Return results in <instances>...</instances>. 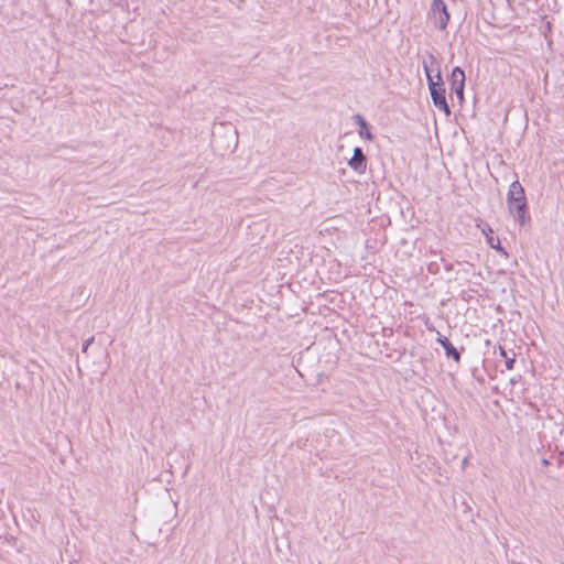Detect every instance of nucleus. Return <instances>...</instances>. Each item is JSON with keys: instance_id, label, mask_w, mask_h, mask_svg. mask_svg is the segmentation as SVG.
<instances>
[{"instance_id": "obj_1", "label": "nucleus", "mask_w": 564, "mask_h": 564, "mask_svg": "<svg viewBox=\"0 0 564 564\" xmlns=\"http://www.w3.org/2000/svg\"><path fill=\"white\" fill-rule=\"evenodd\" d=\"M435 62H436L435 56L433 54H429L427 59H423V62H422L423 69L426 75L429 89H430L434 106L437 109L442 110L446 116H449L451 109L446 101L445 88L443 87L441 73L438 72L436 75L437 82H435L431 75L430 65H433Z\"/></svg>"}, {"instance_id": "obj_2", "label": "nucleus", "mask_w": 564, "mask_h": 564, "mask_svg": "<svg viewBox=\"0 0 564 564\" xmlns=\"http://www.w3.org/2000/svg\"><path fill=\"white\" fill-rule=\"evenodd\" d=\"M507 203L510 214L513 215L520 226H523L527 221V198L519 181H514L510 184Z\"/></svg>"}, {"instance_id": "obj_3", "label": "nucleus", "mask_w": 564, "mask_h": 564, "mask_svg": "<svg viewBox=\"0 0 564 564\" xmlns=\"http://www.w3.org/2000/svg\"><path fill=\"white\" fill-rule=\"evenodd\" d=\"M429 19L433 23V25L438 30H445L448 21H449V13L447 11V7L443 0H433L430 12H429Z\"/></svg>"}, {"instance_id": "obj_4", "label": "nucleus", "mask_w": 564, "mask_h": 564, "mask_svg": "<svg viewBox=\"0 0 564 564\" xmlns=\"http://www.w3.org/2000/svg\"><path fill=\"white\" fill-rule=\"evenodd\" d=\"M348 165L356 171L359 174H362L366 172L367 169V159L366 155L362 152V149L359 147H356L354 149V154L351 159L348 162Z\"/></svg>"}, {"instance_id": "obj_5", "label": "nucleus", "mask_w": 564, "mask_h": 564, "mask_svg": "<svg viewBox=\"0 0 564 564\" xmlns=\"http://www.w3.org/2000/svg\"><path fill=\"white\" fill-rule=\"evenodd\" d=\"M437 341L444 348L447 357L453 358L456 362L460 360L459 351L453 346V344L444 336L438 333Z\"/></svg>"}, {"instance_id": "obj_6", "label": "nucleus", "mask_w": 564, "mask_h": 564, "mask_svg": "<svg viewBox=\"0 0 564 564\" xmlns=\"http://www.w3.org/2000/svg\"><path fill=\"white\" fill-rule=\"evenodd\" d=\"M465 87V73L464 70L456 66L451 74V89Z\"/></svg>"}, {"instance_id": "obj_7", "label": "nucleus", "mask_w": 564, "mask_h": 564, "mask_svg": "<svg viewBox=\"0 0 564 564\" xmlns=\"http://www.w3.org/2000/svg\"><path fill=\"white\" fill-rule=\"evenodd\" d=\"M355 122L360 127L359 135L360 138L371 141L373 139V134L368 129V123L361 115L354 116Z\"/></svg>"}, {"instance_id": "obj_8", "label": "nucleus", "mask_w": 564, "mask_h": 564, "mask_svg": "<svg viewBox=\"0 0 564 564\" xmlns=\"http://www.w3.org/2000/svg\"><path fill=\"white\" fill-rule=\"evenodd\" d=\"M499 355H500L502 358H505V361H506V368H507V369H509V370H510V369H512V368H513V366H514V362H516V357H514V355L509 356V355H508V352H507V350H506L502 346H500V347H499Z\"/></svg>"}, {"instance_id": "obj_9", "label": "nucleus", "mask_w": 564, "mask_h": 564, "mask_svg": "<svg viewBox=\"0 0 564 564\" xmlns=\"http://www.w3.org/2000/svg\"><path fill=\"white\" fill-rule=\"evenodd\" d=\"M487 240L491 248L501 251L503 254H507V252L501 248L500 240L498 238L494 239L492 237H488Z\"/></svg>"}, {"instance_id": "obj_10", "label": "nucleus", "mask_w": 564, "mask_h": 564, "mask_svg": "<svg viewBox=\"0 0 564 564\" xmlns=\"http://www.w3.org/2000/svg\"><path fill=\"white\" fill-rule=\"evenodd\" d=\"M93 343H94V337L88 338V339L84 343V345H83V347H82V352H83V354H86V352H87V350H88V347H89Z\"/></svg>"}, {"instance_id": "obj_11", "label": "nucleus", "mask_w": 564, "mask_h": 564, "mask_svg": "<svg viewBox=\"0 0 564 564\" xmlns=\"http://www.w3.org/2000/svg\"><path fill=\"white\" fill-rule=\"evenodd\" d=\"M452 90L456 94V96H457L460 100H463V98H464V87L454 88V89H452Z\"/></svg>"}, {"instance_id": "obj_12", "label": "nucleus", "mask_w": 564, "mask_h": 564, "mask_svg": "<svg viewBox=\"0 0 564 564\" xmlns=\"http://www.w3.org/2000/svg\"><path fill=\"white\" fill-rule=\"evenodd\" d=\"M542 464H543L544 466H549V465H550V462H549V459L543 458V459H542Z\"/></svg>"}, {"instance_id": "obj_13", "label": "nucleus", "mask_w": 564, "mask_h": 564, "mask_svg": "<svg viewBox=\"0 0 564 564\" xmlns=\"http://www.w3.org/2000/svg\"><path fill=\"white\" fill-rule=\"evenodd\" d=\"M467 465V458L463 460V466Z\"/></svg>"}]
</instances>
